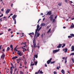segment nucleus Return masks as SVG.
Returning <instances> with one entry per match:
<instances>
[{"label":"nucleus","mask_w":74,"mask_h":74,"mask_svg":"<svg viewBox=\"0 0 74 74\" xmlns=\"http://www.w3.org/2000/svg\"><path fill=\"white\" fill-rule=\"evenodd\" d=\"M20 74H23V73L21 71H20Z\"/></svg>","instance_id":"72a5a7b5"},{"label":"nucleus","mask_w":74,"mask_h":74,"mask_svg":"<svg viewBox=\"0 0 74 74\" xmlns=\"http://www.w3.org/2000/svg\"><path fill=\"white\" fill-rule=\"evenodd\" d=\"M51 14H52V12L51 11L48 12L47 13V15H51Z\"/></svg>","instance_id":"f8f14e48"},{"label":"nucleus","mask_w":74,"mask_h":74,"mask_svg":"<svg viewBox=\"0 0 74 74\" xmlns=\"http://www.w3.org/2000/svg\"><path fill=\"white\" fill-rule=\"evenodd\" d=\"M12 71H11L10 73H11V74H12Z\"/></svg>","instance_id":"69168bd1"},{"label":"nucleus","mask_w":74,"mask_h":74,"mask_svg":"<svg viewBox=\"0 0 74 74\" xmlns=\"http://www.w3.org/2000/svg\"><path fill=\"white\" fill-rule=\"evenodd\" d=\"M33 43L34 44V48H36V47H37V46H36V42L35 41L34 42V40H33Z\"/></svg>","instance_id":"20e7f679"},{"label":"nucleus","mask_w":74,"mask_h":74,"mask_svg":"<svg viewBox=\"0 0 74 74\" xmlns=\"http://www.w3.org/2000/svg\"><path fill=\"white\" fill-rule=\"evenodd\" d=\"M17 70V69H16V64H15V66H14V74L15 73V71L16 70Z\"/></svg>","instance_id":"2eb2a0df"},{"label":"nucleus","mask_w":74,"mask_h":74,"mask_svg":"<svg viewBox=\"0 0 74 74\" xmlns=\"http://www.w3.org/2000/svg\"><path fill=\"white\" fill-rule=\"evenodd\" d=\"M59 49H56V50H53V53H55L57 52H59Z\"/></svg>","instance_id":"39448f33"},{"label":"nucleus","mask_w":74,"mask_h":74,"mask_svg":"<svg viewBox=\"0 0 74 74\" xmlns=\"http://www.w3.org/2000/svg\"><path fill=\"white\" fill-rule=\"evenodd\" d=\"M33 58H34L33 61L34 62L35 61V57H34Z\"/></svg>","instance_id":"a19ab883"},{"label":"nucleus","mask_w":74,"mask_h":74,"mask_svg":"<svg viewBox=\"0 0 74 74\" xmlns=\"http://www.w3.org/2000/svg\"><path fill=\"white\" fill-rule=\"evenodd\" d=\"M45 23H42L41 24V26H45Z\"/></svg>","instance_id":"f3484780"},{"label":"nucleus","mask_w":74,"mask_h":74,"mask_svg":"<svg viewBox=\"0 0 74 74\" xmlns=\"http://www.w3.org/2000/svg\"><path fill=\"white\" fill-rule=\"evenodd\" d=\"M16 16H17V15H16L15 14L12 17V18L14 20V19H15V18H16Z\"/></svg>","instance_id":"423d86ee"},{"label":"nucleus","mask_w":74,"mask_h":74,"mask_svg":"<svg viewBox=\"0 0 74 74\" xmlns=\"http://www.w3.org/2000/svg\"><path fill=\"white\" fill-rule=\"evenodd\" d=\"M9 50H10V48L9 47H7L6 51H8Z\"/></svg>","instance_id":"aec40b11"},{"label":"nucleus","mask_w":74,"mask_h":74,"mask_svg":"<svg viewBox=\"0 0 74 74\" xmlns=\"http://www.w3.org/2000/svg\"><path fill=\"white\" fill-rule=\"evenodd\" d=\"M40 74H43V72L42 71H40Z\"/></svg>","instance_id":"e433bc0d"},{"label":"nucleus","mask_w":74,"mask_h":74,"mask_svg":"<svg viewBox=\"0 0 74 74\" xmlns=\"http://www.w3.org/2000/svg\"><path fill=\"white\" fill-rule=\"evenodd\" d=\"M74 27V25H72L70 27V28H72L73 27Z\"/></svg>","instance_id":"cd10ccee"},{"label":"nucleus","mask_w":74,"mask_h":74,"mask_svg":"<svg viewBox=\"0 0 74 74\" xmlns=\"http://www.w3.org/2000/svg\"><path fill=\"white\" fill-rule=\"evenodd\" d=\"M70 3H73V2L72 1H70Z\"/></svg>","instance_id":"338daca9"},{"label":"nucleus","mask_w":74,"mask_h":74,"mask_svg":"<svg viewBox=\"0 0 74 74\" xmlns=\"http://www.w3.org/2000/svg\"><path fill=\"white\" fill-rule=\"evenodd\" d=\"M2 53H3V54L1 56V58L2 59H3V60H4V58H5V54H4V53L3 52H2Z\"/></svg>","instance_id":"6e6552de"},{"label":"nucleus","mask_w":74,"mask_h":74,"mask_svg":"<svg viewBox=\"0 0 74 74\" xmlns=\"http://www.w3.org/2000/svg\"><path fill=\"white\" fill-rule=\"evenodd\" d=\"M39 27H40V25H38V24L37 25V29H36L35 32L34 37H36V34H37V31H38V30Z\"/></svg>","instance_id":"f257e3e1"},{"label":"nucleus","mask_w":74,"mask_h":74,"mask_svg":"<svg viewBox=\"0 0 74 74\" xmlns=\"http://www.w3.org/2000/svg\"><path fill=\"white\" fill-rule=\"evenodd\" d=\"M27 51V50L26 49H25V48H24V51Z\"/></svg>","instance_id":"603ef678"},{"label":"nucleus","mask_w":74,"mask_h":74,"mask_svg":"<svg viewBox=\"0 0 74 74\" xmlns=\"http://www.w3.org/2000/svg\"><path fill=\"white\" fill-rule=\"evenodd\" d=\"M65 1L66 3H67L68 2V1H67V0H65Z\"/></svg>","instance_id":"4d7b16f0"},{"label":"nucleus","mask_w":74,"mask_h":74,"mask_svg":"<svg viewBox=\"0 0 74 74\" xmlns=\"http://www.w3.org/2000/svg\"><path fill=\"white\" fill-rule=\"evenodd\" d=\"M66 45L65 44H63V46H62V48H63L64 47H65Z\"/></svg>","instance_id":"2f4dec72"},{"label":"nucleus","mask_w":74,"mask_h":74,"mask_svg":"<svg viewBox=\"0 0 74 74\" xmlns=\"http://www.w3.org/2000/svg\"><path fill=\"white\" fill-rule=\"evenodd\" d=\"M61 46H62V44H60L58 45V46H57V48H61Z\"/></svg>","instance_id":"4468645a"},{"label":"nucleus","mask_w":74,"mask_h":74,"mask_svg":"<svg viewBox=\"0 0 74 74\" xmlns=\"http://www.w3.org/2000/svg\"><path fill=\"white\" fill-rule=\"evenodd\" d=\"M21 48H22V49H23V52H24V49H25V48L23 47H22Z\"/></svg>","instance_id":"864d4df0"},{"label":"nucleus","mask_w":74,"mask_h":74,"mask_svg":"<svg viewBox=\"0 0 74 74\" xmlns=\"http://www.w3.org/2000/svg\"><path fill=\"white\" fill-rule=\"evenodd\" d=\"M13 5H14V4H12L11 6V7H13Z\"/></svg>","instance_id":"49530a36"},{"label":"nucleus","mask_w":74,"mask_h":74,"mask_svg":"<svg viewBox=\"0 0 74 74\" xmlns=\"http://www.w3.org/2000/svg\"><path fill=\"white\" fill-rule=\"evenodd\" d=\"M11 65L12 67L13 66V64H12V63H11Z\"/></svg>","instance_id":"e2e57ef3"},{"label":"nucleus","mask_w":74,"mask_h":74,"mask_svg":"<svg viewBox=\"0 0 74 74\" xmlns=\"http://www.w3.org/2000/svg\"><path fill=\"white\" fill-rule=\"evenodd\" d=\"M70 36H68V38H72L73 37H74V34H71Z\"/></svg>","instance_id":"0eeeda50"},{"label":"nucleus","mask_w":74,"mask_h":74,"mask_svg":"<svg viewBox=\"0 0 74 74\" xmlns=\"http://www.w3.org/2000/svg\"><path fill=\"white\" fill-rule=\"evenodd\" d=\"M49 19H50V21H52V20H53V14H52L49 17Z\"/></svg>","instance_id":"7ed1b4c3"},{"label":"nucleus","mask_w":74,"mask_h":74,"mask_svg":"<svg viewBox=\"0 0 74 74\" xmlns=\"http://www.w3.org/2000/svg\"><path fill=\"white\" fill-rule=\"evenodd\" d=\"M45 67H47V65L46 64H45Z\"/></svg>","instance_id":"0e129e2a"},{"label":"nucleus","mask_w":74,"mask_h":74,"mask_svg":"<svg viewBox=\"0 0 74 74\" xmlns=\"http://www.w3.org/2000/svg\"><path fill=\"white\" fill-rule=\"evenodd\" d=\"M14 25H16V19H14Z\"/></svg>","instance_id":"b1692460"},{"label":"nucleus","mask_w":74,"mask_h":74,"mask_svg":"<svg viewBox=\"0 0 74 74\" xmlns=\"http://www.w3.org/2000/svg\"><path fill=\"white\" fill-rule=\"evenodd\" d=\"M44 35V34H42L41 35V37L42 38V37H43V36Z\"/></svg>","instance_id":"5fc2aeb1"},{"label":"nucleus","mask_w":74,"mask_h":74,"mask_svg":"<svg viewBox=\"0 0 74 74\" xmlns=\"http://www.w3.org/2000/svg\"><path fill=\"white\" fill-rule=\"evenodd\" d=\"M63 51H65L64 52H67V49L66 48H64L63 49Z\"/></svg>","instance_id":"9b49d317"},{"label":"nucleus","mask_w":74,"mask_h":74,"mask_svg":"<svg viewBox=\"0 0 74 74\" xmlns=\"http://www.w3.org/2000/svg\"><path fill=\"white\" fill-rule=\"evenodd\" d=\"M34 64L33 63L32 64H31L30 66H34Z\"/></svg>","instance_id":"f704fd0d"},{"label":"nucleus","mask_w":74,"mask_h":74,"mask_svg":"<svg viewBox=\"0 0 74 74\" xmlns=\"http://www.w3.org/2000/svg\"><path fill=\"white\" fill-rule=\"evenodd\" d=\"M31 37L33 38V35H32V34H30V35H29Z\"/></svg>","instance_id":"58836bf2"},{"label":"nucleus","mask_w":74,"mask_h":74,"mask_svg":"<svg viewBox=\"0 0 74 74\" xmlns=\"http://www.w3.org/2000/svg\"><path fill=\"white\" fill-rule=\"evenodd\" d=\"M58 5H59V6H61V5H62V3H59L58 4Z\"/></svg>","instance_id":"c756f323"},{"label":"nucleus","mask_w":74,"mask_h":74,"mask_svg":"<svg viewBox=\"0 0 74 74\" xmlns=\"http://www.w3.org/2000/svg\"><path fill=\"white\" fill-rule=\"evenodd\" d=\"M72 62H73V63H74V59H73V58H72Z\"/></svg>","instance_id":"de8ad7c7"},{"label":"nucleus","mask_w":74,"mask_h":74,"mask_svg":"<svg viewBox=\"0 0 74 74\" xmlns=\"http://www.w3.org/2000/svg\"><path fill=\"white\" fill-rule=\"evenodd\" d=\"M55 62V61H53V62H50L51 64H53V63H54Z\"/></svg>","instance_id":"a878e982"},{"label":"nucleus","mask_w":74,"mask_h":74,"mask_svg":"<svg viewBox=\"0 0 74 74\" xmlns=\"http://www.w3.org/2000/svg\"><path fill=\"white\" fill-rule=\"evenodd\" d=\"M3 16V14H2L0 16V18H1V17H2V16Z\"/></svg>","instance_id":"79ce46f5"},{"label":"nucleus","mask_w":74,"mask_h":74,"mask_svg":"<svg viewBox=\"0 0 74 74\" xmlns=\"http://www.w3.org/2000/svg\"><path fill=\"white\" fill-rule=\"evenodd\" d=\"M72 50H71V51H74V46H71Z\"/></svg>","instance_id":"ddd939ff"},{"label":"nucleus","mask_w":74,"mask_h":74,"mask_svg":"<svg viewBox=\"0 0 74 74\" xmlns=\"http://www.w3.org/2000/svg\"><path fill=\"white\" fill-rule=\"evenodd\" d=\"M12 69V66L10 67V70L11 71H12L13 70V69Z\"/></svg>","instance_id":"4c0bfd02"},{"label":"nucleus","mask_w":74,"mask_h":74,"mask_svg":"<svg viewBox=\"0 0 74 74\" xmlns=\"http://www.w3.org/2000/svg\"><path fill=\"white\" fill-rule=\"evenodd\" d=\"M37 37H39V36H40V33H39L38 32H37Z\"/></svg>","instance_id":"6ab92c4d"},{"label":"nucleus","mask_w":74,"mask_h":74,"mask_svg":"<svg viewBox=\"0 0 74 74\" xmlns=\"http://www.w3.org/2000/svg\"><path fill=\"white\" fill-rule=\"evenodd\" d=\"M34 57H35V58H38V56L37 55H35L34 56Z\"/></svg>","instance_id":"393cba45"},{"label":"nucleus","mask_w":74,"mask_h":74,"mask_svg":"<svg viewBox=\"0 0 74 74\" xmlns=\"http://www.w3.org/2000/svg\"><path fill=\"white\" fill-rule=\"evenodd\" d=\"M51 28L49 29V30L47 32V33H49L50 32V31H51Z\"/></svg>","instance_id":"c85d7f7f"},{"label":"nucleus","mask_w":74,"mask_h":74,"mask_svg":"<svg viewBox=\"0 0 74 74\" xmlns=\"http://www.w3.org/2000/svg\"><path fill=\"white\" fill-rule=\"evenodd\" d=\"M16 47H15L14 48V51H15V50L16 49Z\"/></svg>","instance_id":"09e8293b"},{"label":"nucleus","mask_w":74,"mask_h":74,"mask_svg":"<svg viewBox=\"0 0 74 74\" xmlns=\"http://www.w3.org/2000/svg\"><path fill=\"white\" fill-rule=\"evenodd\" d=\"M16 51H17V53L18 55L20 56H21L22 55H23V53H21V52L20 51L18 50L17 49L16 50Z\"/></svg>","instance_id":"f03ea898"},{"label":"nucleus","mask_w":74,"mask_h":74,"mask_svg":"<svg viewBox=\"0 0 74 74\" xmlns=\"http://www.w3.org/2000/svg\"><path fill=\"white\" fill-rule=\"evenodd\" d=\"M16 58H18V57L16 56L15 57H13L12 58V59H16Z\"/></svg>","instance_id":"a211bd4d"},{"label":"nucleus","mask_w":74,"mask_h":74,"mask_svg":"<svg viewBox=\"0 0 74 74\" xmlns=\"http://www.w3.org/2000/svg\"><path fill=\"white\" fill-rule=\"evenodd\" d=\"M13 15V14H12V13H11V14H10V16H12V15Z\"/></svg>","instance_id":"6e6d98bb"},{"label":"nucleus","mask_w":74,"mask_h":74,"mask_svg":"<svg viewBox=\"0 0 74 74\" xmlns=\"http://www.w3.org/2000/svg\"><path fill=\"white\" fill-rule=\"evenodd\" d=\"M61 73H62L63 74H64L65 73V72L63 69H62L61 70Z\"/></svg>","instance_id":"dca6fc26"},{"label":"nucleus","mask_w":74,"mask_h":74,"mask_svg":"<svg viewBox=\"0 0 74 74\" xmlns=\"http://www.w3.org/2000/svg\"><path fill=\"white\" fill-rule=\"evenodd\" d=\"M55 19H53V22L54 23H55Z\"/></svg>","instance_id":"c9c22d12"},{"label":"nucleus","mask_w":74,"mask_h":74,"mask_svg":"<svg viewBox=\"0 0 74 74\" xmlns=\"http://www.w3.org/2000/svg\"><path fill=\"white\" fill-rule=\"evenodd\" d=\"M42 28V27H40V28L38 29V32L40 31V29Z\"/></svg>","instance_id":"bb28decb"},{"label":"nucleus","mask_w":74,"mask_h":74,"mask_svg":"<svg viewBox=\"0 0 74 74\" xmlns=\"http://www.w3.org/2000/svg\"><path fill=\"white\" fill-rule=\"evenodd\" d=\"M40 69H39V71H38V72H36L35 73V74H38L39 73H40Z\"/></svg>","instance_id":"4be33fe9"},{"label":"nucleus","mask_w":74,"mask_h":74,"mask_svg":"<svg viewBox=\"0 0 74 74\" xmlns=\"http://www.w3.org/2000/svg\"><path fill=\"white\" fill-rule=\"evenodd\" d=\"M27 64V62H26V60H25V62L24 64Z\"/></svg>","instance_id":"ea45409f"},{"label":"nucleus","mask_w":74,"mask_h":74,"mask_svg":"<svg viewBox=\"0 0 74 74\" xmlns=\"http://www.w3.org/2000/svg\"><path fill=\"white\" fill-rule=\"evenodd\" d=\"M11 29H8V31L10 32V31H11Z\"/></svg>","instance_id":"3c124183"},{"label":"nucleus","mask_w":74,"mask_h":74,"mask_svg":"<svg viewBox=\"0 0 74 74\" xmlns=\"http://www.w3.org/2000/svg\"><path fill=\"white\" fill-rule=\"evenodd\" d=\"M1 47H2V45H1L0 46V50L1 49Z\"/></svg>","instance_id":"13d9d810"},{"label":"nucleus","mask_w":74,"mask_h":74,"mask_svg":"<svg viewBox=\"0 0 74 74\" xmlns=\"http://www.w3.org/2000/svg\"><path fill=\"white\" fill-rule=\"evenodd\" d=\"M51 60H52V58H51L50 59V60H48L47 61V63L48 64H49L50 63V62H51Z\"/></svg>","instance_id":"1a4fd4ad"},{"label":"nucleus","mask_w":74,"mask_h":74,"mask_svg":"<svg viewBox=\"0 0 74 74\" xmlns=\"http://www.w3.org/2000/svg\"><path fill=\"white\" fill-rule=\"evenodd\" d=\"M29 34V35H30V34H31L33 36V35H34V32H32V33H30Z\"/></svg>","instance_id":"5701e85b"},{"label":"nucleus","mask_w":74,"mask_h":74,"mask_svg":"<svg viewBox=\"0 0 74 74\" xmlns=\"http://www.w3.org/2000/svg\"><path fill=\"white\" fill-rule=\"evenodd\" d=\"M45 18H43V21H44L45 20Z\"/></svg>","instance_id":"680f3d73"},{"label":"nucleus","mask_w":74,"mask_h":74,"mask_svg":"<svg viewBox=\"0 0 74 74\" xmlns=\"http://www.w3.org/2000/svg\"><path fill=\"white\" fill-rule=\"evenodd\" d=\"M37 47L38 48V49H39V48H40V46H37V47Z\"/></svg>","instance_id":"774afa93"},{"label":"nucleus","mask_w":74,"mask_h":74,"mask_svg":"<svg viewBox=\"0 0 74 74\" xmlns=\"http://www.w3.org/2000/svg\"><path fill=\"white\" fill-rule=\"evenodd\" d=\"M10 47L11 48H13V46H12V45H10Z\"/></svg>","instance_id":"473e14b6"},{"label":"nucleus","mask_w":74,"mask_h":74,"mask_svg":"<svg viewBox=\"0 0 74 74\" xmlns=\"http://www.w3.org/2000/svg\"><path fill=\"white\" fill-rule=\"evenodd\" d=\"M10 11V9L7 10L6 11H5V13L6 14H8V13H9V12Z\"/></svg>","instance_id":"9d476101"},{"label":"nucleus","mask_w":74,"mask_h":74,"mask_svg":"<svg viewBox=\"0 0 74 74\" xmlns=\"http://www.w3.org/2000/svg\"><path fill=\"white\" fill-rule=\"evenodd\" d=\"M54 74H57V72H56L55 71L54 72Z\"/></svg>","instance_id":"37998d69"},{"label":"nucleus","mask_w":74,"mask_h":74,"mask_svg":"<svg viewBox=\"0 0 74 74\" xmlns=\"http://www.w3.org/2000/svg\"><path fill=\"white\" fill-rule=\"evenodd\" d=\"M26 44V43L22 42V43H21V45H22V44Z\"/></svg>","instance_id":"c03bdc74"},{"label":"nucleus","mask_w":74,"mask_h":74,"mask_svg":"<svg viewBox=\"0 0 74 74\" xmlns=\"http://www.w3.org/2000/svg\"><path fill=\"white\" fill-rule=\"evenodd\" d=\"M34 63L35 64V66H37V63H38V62L37 61H34Z\"/></svg>","instance_id":"412c9836"},{"label":"nucleus","mask_w":74,"mask_h":74,"mask_svg":"<svg viewBox=\"0 0 74 74\" xmlns=\"http://www.w3.org/2000/svg\"><path fill=\"white\" fill-rule=\"evenodd\" d=\"M57 70H59V66L57 67Z\"/></svg>","instance_id":"bf43d9fd"},{"label":"nucleus","mask_w":74,"mask_h":74,"mask_svg":"<svg viewBox=\"0 0 74 74\" xmlns=\"http://www.w3.org/2000/svg\"><path fill=\"white\" fill-rule=\"evenodd\" d=\"M72 55H74V53H71L70 55V56H71Z\"/></svg>","instance_id":"7c9ffc66"},{"label":"nucleus","mask_w":74,"mask_h":74,"mask_svg":"<svg viewBox=\"0 0 74 74\" xmlns=\"http://www.w3.org/2000/svg\"><path fill=\"white\" fill-rule=\"evenodd\" d=\"M18 60L19 62L20 60H21V58H20L19 59H18Z\"/></svg>","instance_id":"8fccbe9b"},{"label":"nucleus","mask_w":74,"mask_h":74,"mask_svg":"<svg viewBox=\"0 0 74 74\" xmlns=\"http://www.w3.org/2000/svg\"><path fill=\"white\" fill-rule=\"evenodd\" d=\"M67 60H65V64H66V63L67 62Z\"/></svg>","instance_id":"052dcab7"},{"label":"nucleus","mask_w":74,"mask_h":74,"mask_svg":"<svg viewBox=\"0 0 74 74\" xmlns=\"http://www.w3.org/2000/svg\"><path fill=\"white\" fill-rule=\"evenodd\" d=\"M22 36H21V37H23V36H24V35H23V34H24V33H22Z\"/></svg>","instance_id":"a18cd8bd"}]
</instances>
